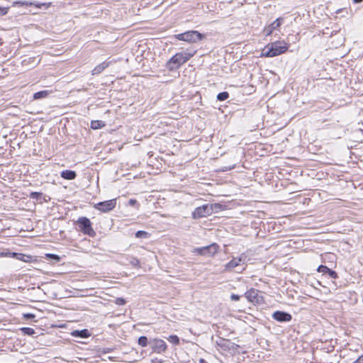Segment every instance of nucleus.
Here are the masks:
<instances>
[{
	"label": "nucleus",
	"instance_id": "nucleus-1",
	"mask_svg": "<svg viewBox=\"0 0 363 363\" xmlns=\"http://www.w3.org/2000/svg\"><path fill=\"white\" fill-rule=\"evenodd\" d=\"M196 53V50L190 49H187L181 52H177L167 62L166 67L167 69L169 71L177 69L180 66L191 58Z\"/></svg>",
	"mask_w": 363,
	"mask_h": 363
},
{
	"label": "nucleus",
	"instance_id": "nucleus-2",
	"mask_svg": "<svg viewBox=\"0 0 363 363\" xmlns=\"http://www.w3.org/2000/svg\"><path fill=\"white\" fill-rule=\"evenodd\" d=\"M289 48L288 45L284 41H276L269 43L262 50L261 56L266 57H273L284 53Z\"/></svg>",
	"mask_w": 363,
	"mask_h": 363
},
{
	"label": "nucleus",
	"instance_id": "nucleus-3",
	"mask_svg": "<svg viewBox=\"0 0 363 363\" xmlns=\"http://www.w3.org/2000/svg\"><path fill=\"white\" fill-rule=\"evenodd\" d=\"M220 205L219 203L204 204L195 208L192 212V218L194 219H199L208 216L213 213L214 210L220 208Z\"/></svg>",
	"mask_w": 363,
	"mask_h": 363
},
{
	"label": "nucleus",
	"instance_id": "nucleus-4",
	"mask_svg": "<svg viewBox=\"0 0 363 363\" xmlns=\"http://www.w3.org/2000/svg\"><path fill=\"white\" fill-rule=\"evenodd\" d=\"M75 224L78 225L79 230L84 233L91 238L96 235V232L91 226V222L86 217H79L76 221Z\"/></svg>",
	"mask_w": 363,
	"mask_h": 363
},
{
	"label": "nucleus",
	"instance_id": "nucleus-5",
	"mask_svg": "<svg viewBox=\"0 0 363 363\" xmlns=\"http://www.w3.org/2000/svg\"><path fill=\"white\" fill-rule=\"evenodd\" d=\"M116 206V199H111L105 201L99 202L94 204L95 209L102 211L104 213L108 212L113 210Z\"/></svg>",
	"mask_w": 363,
	"mask_h": 363
},
{
	"label": "nucleus",
	"instance_id": "nucleus-6",
	"mask_svg": "<svg viewBox=\"0 0 363 363\" xmlns=\"http://www.w3.org/2000/svg\"><path fill=\"white\" fill-rule=\"evenodd\" d=\"M150 344L151 345L153 352L158 354L164 353L167 350L166 342L162 339H152L150 341Z\"/></svg>",
	"mask_w": 363,
	"mask_h": 363
},
{
	"label": "nucleus",
	"instance_id": "nucleus-7",
	"mask_svg": "<svg viewBox=\"0 0 363 363\" xmlns=\"http://www.w3.org/2000/svg\"><path fill=\"white\" fill-rule=\"evenodd\" d=\"M205 38L204 35L196 30H189L185 32L184 41L195 43L202 40Z\"/></svg>",
	"mask_w": 363,
	"mask_h": 363
},
{
	"label": "nucleus",
	"instance_id": "nucleus-8",
	"mask_svg": "<svg viewBox=\"0 0 363 363\" xmlns=\"http://www.w3.org/2000/svg\"><path fill=\"white\" fill-rule=\"evenodd\" d=\"M245 257H235L225 265L224 270L225 272H230L235 268L243 265L245 264Z\"/></svg>",
	"mask_w": 363,
	"mask_h": 363
},
{
	"label": "nucleus",
	"instance_id": "nucleus-9",
	"mask_svg": "<svg viewBox=\"0 0 363 363\" xmlns=\"http://www.w3.org/2000/svg\"><path fill=\"white\" fill-rule=\"evenodd\" d=\"M246 298L252 303H259L262 297L259 294V291L255 289H250L245 294Z\"/></svg>",
	"mask_w": 363,
	"mask_h": 363
},
{
	"label": "nucleus",
	"instance_id": "nucleus-10",
	"mask_svg": "<svg viewBox=\"0 0 363 363\" xmlns=\"http://www.w3.org/2000/svg\"><path fill=\"white\" fill-rule=\"evenodd\" d=\"M272 318L279 322H289L291 320L292 316L289 313L277 311L273 313Z\"/></svg>",
	"mask_w": 363,
	"mask_h": 363
},
{
	"label": "nucleus",
	"instance_id": "nucleus-11",
	"mask_svg": "<svg viewBox=\"0 0 363 363\" xmlns=\"http://www.w3.org/2000/svg\"><path fill=\"white\" fill-rule=\"evenodd\" d=\"M283 21V18H277L273 23H272L269 26L264 29V34L267 36L270 35L274 30L280 27Z\"/></svg>",
	"mask_w": 363,
	"mask_h": 363
},
{
	"label": "nucleus",
	"instance_id": "nucleus-12",
	"mask_svg": "<svg viewBox=\"0 0 363 363\" xmlns=\"http://www.w3.org/2000/svg\"><path fill=\"white\" fill-rule=\"evenodd\" d=\"M317 271L320 273H322L323 274H327L329 275L330 277L333 278V279H336L337 277V273L335 271L328 268L325 265H320L318 267Z\"/></svg>",
	"mask_w": 363,
	"mask_h": 363
},
{
	"label": "nucleus",
	"instance_id": "nucleus-13",
	"mask_svg": "<svg viewBox=\"0 0 363 363\" xmlns=\"http://www.w3.org/2000/svg\"><path fill=\"white\" fill-rule=\"evenodd\" d=\"M218 248V246L215 243L203 247V255L213 256L217 252Z\"/></svg>",
	"mask_w": 363,
	"mask_h": 363
},
{
	"label": "nucleus",
	"instance_id": "nucleus-14",
	"mask_svg": "<svg viewBox=\"0 0 363 363\" xmlns=\"http://www.w3.org/2000/svg\"><path fill=\"white\" fill-rule=\"evenodd\" d=\"M73 337H79L81 338H86L90 336V333L88 330L84 329L81 330H74L72 332Z\"/></svg>",
	"mask_w": 363,
	"mask_h": 363
},
{
	"label": "nucleus",
	"instance_id": "nucleus-15",
	"mask_svg": "<svg viewBox=\"0 0 363 363\" xmlns=\"http://www.w3.org/2000/svg\"><path fill=\"white\" fill-rule=\"evenodd\" d=\"M61 177L65 179L72 180L76 178L77 174L74 171L67 169L61 172Z\"/></svg>",
	"mask_w": 363,
	"mask_h": 363
},
{
	"label": "nucleus",
	"instance_id": "nucleus-16",
	"mask_svg": "<svg viewBox=\"0 0 363 363\" xmlns=\"http://www.w3.org/2000/svg\"><path fill=\"white\" fill-rule=\"evenodd\" d=\"M109 65V62H104L99 65H97L94 69L92 70V75L99 74L101 72H102L106 67H108Z\"/></svg>",
	"mask_w": 363,
	"mask_h": 363
},
{
	"label": "nucleus",
	"instance_id": "nucleus-17",
	"mask_svg": "<svg viewBox=\"0 0 363 363\" xmlns=\"http://www.w3.org/2000/svg\"><path fill=\"white\" fill-rule=\"evenodd\" d=\"M217 345L224 350H230L231 347L232 342L228 340L220 338L217 341Z\"/></svg>",
	"mask_w": 363,
	"mask_h": 363
},
{
	"label": "nucleus",
	"instance_id": "nucleus-18",
	"mask_svg": "<svg viewBox=\"0 0 363 363\" xmlns=\"http://www.w3.org/2000/svg\"><path fill=\"white\" fill-rule=\"evenodd\" d=\"M50 91L48 90H43L38 91L33 94V99L35 100L46 98L50 94Z\"/></svg>",
	"mask_w": 363,
	"mask_h": 363
},
{
	"label": "nucleus",
	"instance_id": "nucleus-19",
	"mask_svg": "<svg viewBox=\"0 0 363 363\" xmlns=\"http://www.w3.org/2000/svg\"><path fill=\"white\" fill-rule=\"evenodd\" d=\"M105 126V123L102 121H91V128L94 130L99 129Z\"/></svg>",
	"mask_w": 363,
	"mask_h": 363
},
{
	"label": "nucleus",
	"instance_id": "nucleus-20",
	"mask_svg": "<svg viewBox=\"0 0 363 363\" xmlns=\"http://www.w3.org/2000/svg\"><path fill=\"white\" fill-rule=\"evenodd\" d=\"M138 343L141 347H146L150 342L148 341V339L146 336H141L138 338Z\"/></svg>",
	"mask_w": 363,
	"mask_h": 363
},
{
	"label": "nucleus",
	"instance_id": "nucleus-21",
	"mask_svg": "<svg viewBox=\"0 0 363 363\" xmlns=\"http://www.w3.org/2000/svg\"><path fill=\"white\" fill-rule=\"evenodd\" d=\"M169 342L172 343L174 345H177L179 344V338L177 335H172L169 337H167Z\"/></svg>",
	"mask_w": 363,
	"mask_h": 363
},
{
	"label": "nucleus",
	"instance_id": "nucleus-22",
	"mask_svg": "<svg viewBox=\"0 0 363 363\" xmlns=\"http://www.w3.org/2000/svg\"><path fill=\"white\" fill-rule=\"evenodd\" d=\"M149 235H150L149 233L144 230H138L135 233V237L138 238H149Z\"/></svg>",
	"mask_w": 363,
	"mask_h": 363
},
{
	"label": "nucleus",
	"instance_id": "nucleus-23",
	"mask_svg": "<svg viewBox=\"0 0 363 363\" xmlns=\"http://www.w3.org/2000/svg\"><path fill=\"white\" fill-rule=\"evenodd\" d=\"M229 97V94L227 91H223L217 95V99L218 101H225Z\"/></svg>",
	"mask_w": 363,
	"mask_h": 363
},
{
	"label": "nucleus",
	"instance_id": "nucleus-24",
	"mask_svg": "<svg viewBox=\"0 0 363 363\" xmlns=\"http://www.w3.org/2000/svg\"><path fill=\"white\" fill-rule=\"evenodd\" d=\"M21 330L23 333V334L28 335H33L35 333L34 329L31 328H21Z\"/></svg>",
	"mask_w": 363,
	"mask_h": 363
},
{
	"label": "nucleus",
	"instance_id": "nucleus-25",
	"mask_svg": "<svg viewBox=\"0 0 363 363\" xmlns=\"http://www.w3.org/2000/svg\"><path fill=\"white\" fill-rule=\"evenodd\" d=\"M129 263L134 267H140V261L134 257H130L129 259Z\"/></svg>",
	"mask_w": 363,
	"mask_h": 363
},
{
	"label": "nucleus",
	"instance_id": "nucleus-26",
	"mask_svg": "<svg viewBox=\"0 0 363 363\" xmlns=\"http://www.w3.org/2000/svg\"><path fill=\"white\" fill-rule=\"evenodd\" d=\"M43 194L40 192L33 191L30 194L29 197L32 199L39 200L41 199Z\"/></svg>",
	"mask_w": 363,
	"mask_h": 363
},
{
	"label": "nucleus",
	"instance_id": "nucleus-27",
	"mask_svg": "<svg viewBox=\"0 0 363 363\" xmlns=\"http://www.w3.org/2000/svg\"><path fill=\"white\" fill-rule=\"evenodd\" d=\"M126 303L125 300L123 298H117L115 300V303L118 306L125 305Z\"/></svg>",
	"mask_w": 363,
	"mask_h": 363
},
{
	"label": "nucleus",
	"instance_id": "nucleus-28",
	"mask_svg": "<svg viewBox=\"0 0 363 363\" xmlns=\"http://www.w3.org/2000/svg\"><path fill=\"white\" fill-rule=\"evenodd\" d=\"M203 247H199V248H195L193 252L194 253H196L198 255H203Z\"/></svg>",
	"mask_w": 363,
	"mask_h": 363
},
{
	"label": "nucleus",
	"instance_id": "nucleus-29",
	"mask_svg": "<svg viewBox=\"0 0 363 363\" xmlns=\"http://www.w3.org/2000/svg\"><path fill=\"white\" fill-rule=\"evenodd\" d=\"M185 32L183 33H179L175 35V38L179 40L184 41Z\"/></svg>",
	"mask_w": 363,
	"mask_h": 363
},
{
	"label": "nucleus",
	"instance_id": "nucleus-30",
	"mask_svg": "<svg viewBox=\"0 0 363 363\" xmlns=\"http://www.w3.org/2000/svg\"><path fill=\"white\" fill-rule=\"evenodd\" d=\"M8 12V8L0 6V16H4Z\"/></svg>",
	"mask_w": 363,
	"mask_h": 363
},
{
	"label": "nucleus",
	"instance_id": "nucleus-31",
	"mask_svg": "<svg viewBox=\"0 0 363 363\" xmlns=\"http://www.w3.org/2000/svg\"><path fill=\"white\" fill-rule=\"evenodd\" d=\"M230 298H231V300H232V301H239V300H240V296L239 295H237V294H232V295L230 296Z\"/></svg>",
	"mask_w": 363,
	"mask_h": 363
},
{
	"label": "nucleus",
	"instance_id": "nucleus-32",
	"mask_svg": "<svg viewBox=\"0 0 363 363\" xmlns=\"http://www.w3.org/2000/svg\"><path fill=\"white\" fill-rule=\"evenodd\" d=\"M48 256L52 257L53 259H56L57 261L60 260V257L58 255H53V254H48Z\"/></svg>",
	"mask_w": 363,
	"mask_h": 363
},
{
	"label": "nucleus",
	"instance_id": "nucleus-33",
	"mask_svg": "<svg viewBox=\"0 0 363 363\" xmlns=\"http://www.w3.org/2000/svg\"><path fill=\"white\" fill-rule=\"evenodd\" d=\"M128 203L130 206H133L135 204L137 203V201L135 199H130L129 201H128Z\"/></svg>",
	"mask_w": 363,
	"mask_h": 363
},
{
	"label": "nucleus",
	"instance_id": "nucleus-34",
	"mask_svg": "<svg viewBox=\"0 0 363 363\" xmlns=\"http://www.w3.org/2000/svg\"><path fill=\"white\" fill-rule=\"evenodd\" d=\"M353 1L355 4H359V3H362L363 1V0H353Z\"/></svg>",
	"mask_w": 363,
	"mask_h": 363
},
{
	"label": "nucleus",
	"instance_id": "nucleus-35",
	"mask_svg": "<svg viewBox=\"0 0 363 363\" xmlns=\"http://www.w3.org/2000/svg\"><path fill=\"white\" fill-rule=\"evenodd\" d=\"M199 363H208V362L203 359H200Z\"/></svg>",
	"mask_w": 363,
	"mask_h": 363
},
{
	"label": "nucleus",
	"instance_id": "nucleus-36",
	"mask_svg": "<svg viewBox=\"0 0 363 363\" xmlns=\"http://www.w3.org/2000/svg\"><path fill=\"white\" fill-rule=\"evenodd\" d=\"M26 316L28 317V318H30V317H33L34 315H31V314H28V315H26Z\"/></svg>",
	"mask_w": 363,
	"mask_h": 363
},
{
	"label": "nucleus",
	"instance_id": "nucleus-37",
	"mask_svg": "<svg viewBox=\"0 0 363 363\" xmlns=\"http://www.w3.org/2000/svg\"><path fill=\"white\" fill-rule=\"evenodd\" d=\"M318 285H321V283L318 281Z\"/></svg>",
	"mask_w": 363,
	"mask_h": 363
}]
</instances>
